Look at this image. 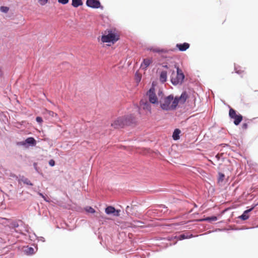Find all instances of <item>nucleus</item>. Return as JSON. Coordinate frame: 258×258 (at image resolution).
<instances>
[{
  "instance_id": "4468645a",
  "label": "nucleus",
  "mask_w": 258,
  "mask_h": 258,
  "mask_svg": "<svg viewBox=\"0 0 258 258\" xmlns=\"http://www.w3.org/2000/svg\"><path fill=\"white\" fill-rule=\"evenodd\" d=\"M20 223H21V225H22V227H20L21 229L22 230V235L27 236V234L25 233V232L27 233L29 232L30 228L29 227L28 225L24 223L21 220H20Z\"/></svg>"
},
{
  "instance_id": "f3484780",
  "label": "nucleus",
  "mask_w": 258,
  "mask_h": 258,
  "mask_svg": "<svg viewBox=\"0 0 258 258\" xmlns=\"http://www.w3.org/2000/svg\"><path fill=\"white\" fill-rule=\"evenodd\" d=\"M167 80V72L165 71H163L160 74V81L162 83H164Z\"/></svg>"
},
{
  "instance_id": "c9c22d12",
  "label": "nucleus",
  "mask_w": 258,
  "mask_h": 258,
  "mask_svg": "<svg viewBox=\"0 0 258 258\" xmlns=\"http://www.w3.org/2000/svg\"><path fill=\"white\" fill-rule=\"evenodd\" d=\"M36 239H37L39 241H41L42 242H44L45 241V238L43 237H42V236H40V237L37 236V238Z\"/></svg>"
},
{
  "instance_id": "72a5a7b5",
  "label": "nucleus",
  "mask_w": 258,
  "mask_h": 258,
  "mask_svg": "<svg viewBox=\"0 0 258 258\" xmlns=\"http://www.w3.org/2000/svg\"><path fill=\"white\" fill-rule=\"evenodd\" d=\"M49 164L50 166H53L55 165V161L53 159H51L49 161Z\"/></svg>"
},
{
  "instance_id": "2f4dec72",
  "label": "nucleus",
  "mask_w": 258,
  "mask_h": 258,
  "mask_svg": "<svg viewBox=\"0 0 258 258\" xmlns=\"http://www.w3.org/2000/svg\"><path fill=\"white\" fill-rule=\"evenodd\" d=\"M36 121L39 123H41L42 121H43V119L41 117H40V116H37L36 117Z\"/></svg>"
},
{
  "instance_id": "39448f33",
  "label": "nucleus",
  "mask_w": 258,
  "mask_h": 258,
  "mask_svg": "<svg viewBox=\"0 0 258 258\" xmlns=\"http://www.w3.org/2000/svg\"><path fill=\"white\" fill-rule=\"evenodd\" d=\"M147 95L149 97V100L150 103L158 105L159 101H158L157 96L155 92L154 87H151L147 93Z\"/></svg>"
},
{
  "instance_id": "6ab92c4d",
  "label": "nucleus",
  "mask_w": 258,
  "mask_h": 258,
  "mask_svg": "<svg viewBox=\"0 0 258 258\" xmlns=\"http://www.w3.org/2000/svg\"><path fill=\"white\" fill-rule=\"evenodd\" d=\"M83 4L82 0H72V5L74 8H78L79 6H82Z\"/></svg>"
},
{
  "instance_id": "5701e85b",
  "label": "nucleus",
  "mask_w": 258,
  "mask_h": 258,
  "mask_svg": "<svg viewBox=\"0 0 258 258\" xmlns=\"http://www.w3.org/2000/svg\"><path fill=\"white\" fill-rule=\"evenodd\" d=\"M28 234L29 239L31 241H34L37 239V236L35 234V233L32 232L29 230V232H27Z\"/></svg>"
},
{
  "instance_id": "9b49d317",
  "label": "nucleus",
  "mask_w": 258,
  "mask_h": 258,
  "mask_svg": "<svg viewBox=\"0 0 258 258\" xmlns=\"http://www.w3.org/2000/svg\"><path fill=\"white\" fill-rule=\"evenodd\" d=\"M188 96L186 92H183L180 96L174 97V100H177V106L179 103L183 104L187 99Z\"/></svg>"
},
{
  "instance_id": "ddd939ff",
  "label": "nucleus",
  "mask_w": 258,
  "mask_h": 258,
  "mask_svg": "<svg viewBox=\"0 0 258 258\" xmlns=\"http://www.w3.org/2000/svg\"><path fill=\"white\" fill-rule=\"evenodd\" d=\"M189 44L186 42L177 43L176 47L181 51H184L189 47Z\"/></svg>"
},
{
  "instance_id": "7c9ffc66",
  "label": "nucleus",
  "mask_w": 258,
  "mask_h": 258,
  "mask_svg": "<svg viewBox=\"0 0 258 258\" xmlns=\"http://www.w3.org/2000/svg\"><path fill=\"white\" fill-rule=\"evenodd\" d=\"M69 2V0H58V2L62 5H66L68 4Z\"/></svg>"
},
{
  "instance_id": "58836bf2",
  "label": "nucleus",
  "mask_w": 258,
  "mask_h": 258,
  "mask_svg": "<svg viewBox=\"0 0 258 258\" xmlns=\"http://www.w3.org/2000/svg\"><path fill=\"white\" fill-rule=\"evenodd\" d=\"M242 128L243 129H246L247 128V124L246 123H244L242 125Z\"/></svg>"
},
{
  "instance_id": "cd10ccee",
  "label": "nucleus",
  "mask_w": 258,
  "mask_h": 258,
  "mask_svg": "<svg viewBox=\"0 0 258 258\" xmlns=\"http://www.w3.org/2000/svg\"><path fill=\"white\" fill-rule=\"evenodd\" d=\"M85 210L88 213H95V210L91 207H87L85 208Z\"/></svg>"
},
{
  "instance_id": "dca6fc26",
  "label": "nucleus",
  "mask_w": 258,
  "mask_h": 258,
  "mask_svg": "<svg viewBox=\"0 0 258 258\" xmlns=\"http://www.w3.org/2000/svg\"><path fill=\"white\" fill-rule=\"evenodd\" d=\"M181 133V131L178 128H176L174 130L173 134H172V138L174 140H178L180 138L179 135Z\"/></svg>"
},
{
  "instance_id": "1a4fd4ad",
  "label": "nucleus",
  "mask_w": 258,
  "mask_h": 258,
  "mask_svg": "<svg viewBox=\"0 0 258 258\" xmlns=\"http://www.w3.org/2000/svg\"><path fill=\"white\" fill-rule=\"evenodd\" d=\"M105 213L107 215H112L114 216L117 217L119 216L120 210H116L112 206H108L105 208Z\"/></svg>"
},
{
  "instance_id": "20e7f679",
  "label": "nucleus",
  "mask_w": 258,
  "mask_h": 258,
  "mask_svg": "<svg viewBox=\"0 0 258 258\" xmlns=\"http://www.w3.org/2000/svg\"><path fill=\"white\" fill-rule=\"evenodd\" d=\"M118 39V35L111 31H108L107 35H103L101 37V40L103 42H112L114 43Z\"/></svg>"
},
{
  "instance_id": "7ed1b4c3",
  "label": "nucleus",
  "mask_w": 258,
  "mask_h": 258,
  "mask_svg": "<svg viewBox=\"0 0 258 258\" xmlns=\"http://www.w3.org/2000/svg\"><path fill=\"white\" fill-rule=\"evenodd\" d=\"M177 74L175 78L173 76L171 78V82L174 85L181 84L184 79L185 76L182 71L178 68L176 69Z\"/></svg>"
},
{
  "instance_id": "bb28decb",
  "label": "nucleus",
  "mask_w": 258,
  "mask_h": 258,
  "mask_svg": "<svg viewBox=\"0 0 258 258\" xmlns=\"http://www.w3.org/2000/svg\"><path fill=\"white\" fill-rule=\"evenodd\" d=\"M9 8L8 7L1 6L0 7V11L3 13H7L9 11Z\"/></svg>"
},
{
  "instance_id": "6e6552de",
  "label": "nucleus",
  "mask_w": 258,
  "mask_h": 258,
  "mask_svg": "<svg viewBox=\"0 0 258 258\" xmlns=\"http://www.w3.org/2000/svg\"><path fill=\"white\" fill-rule=\"evenodd\" d=\"M36 144V141L33 137H29L27 138L24 141L18 142L17 145L25 146L26 145H28L30 146H34Z\"/></svg>"
},
{
  "instance_id": "a19ab883",
  "label": "nucleus",
  "mask_w": 258,
  "mask_h": 258,
  "mask_svg": "<svg viewBox=\"0 0 258 258\" xmlns=\"http://www.w3.org/2000/svg\"><path fill=\"white\" fill-rule=\"evenodd\" d=\"M39 195H40L42 198H43L44 199H45V197L44 196V195H43L42 194H41V193H40V192H39Z\"/></svg>"
},
{
  "instance_id": "0eeeda50",
  "label": "nucleus",
  "mask_w": 258,
  "mask_h": 258,
  "mask_svg": "<svg viewBox=\"0 0 258 258\" xmlns=\"http://www.w3.org/2000/svg\"><path fill=\"white\" fill-rule=\"evenodd\" d=\"M86 5L88 7L92 9L100 8L101 10L103 9V7L101 6L99 0H86Z\"/></svg>"
},
{
  "instance_id": "f03ea898",
  "label": "nucleus",
  "mask_w": 258,
  "mask_h": 258,
  "mask_svg": "<svg viewBox=\"0 0 258 258\" xmlns=\"http://www.w3.org/2000/svg\"><path fill=\"white\" fill-rule=\"evenodd\" d=\"M135 122V116L133 114H130L118 117L111 123V126L115 128H122L125 125H130Z\"/></svg>"
},
{
  "instance_id": "f257e3e1",
  "label": "nucleus",
  "mask_w": 258,
  "mask_h": 258,
  "mask_svg": "<svg viewBox=\"0 0 258 258\" xmlns=\"http://www.w3.org/2000/svg\"><path fill=\"white\" fill-rule=\"evenodd\" d=\"M160 108L164 111L174 110L177 108V100H174L173 94L162 97L159 100Z\"/></svg>"
},
{
  "instance_id": "2eb2a0df",
  "label": "nucleus",
  "mask_w": 258,
  "mask_h": 258,
  "mask_svg": "<svg viewBox=\"0 0 258 258\" xmlns=\"http://www.w3.org/2000/svg\"><path fill=\"white\" fill-rule=\"evenodd\" d=\"M24 252L27 255H32L35 253V251L33 247L27 246L24 248Z\"/></svg>"
},
{
  "instance_id": "f8f14e48",
  "label": "nucleus",
  "mask_w": 258,
  "mask_h": 258,
  "mask_svg": "<svg viewBox=\"0 0 258 258\" xmlns=\"http://www.w3.org/2000/svg\"><path fill=\"white\" fill-rule=\"evenodd\" d=\"M256 204L252 206L251 208L244 211L243 214L239 217V218L242 220H246L248 219L249 216L248 214L252 211L254 208L256 206Z\"/></svg>"
},
{
  "instance_id": "37998d69",
  "label": "nucleus",
  "mask_w": 258,
  "mask_h": 258,
  "mask_svg": "<svg viewBox=\"0 0 258 258\" xmlns=\"http://www.w3.org/2000/svg\"><path fill=\"white\" fill-rule=\"evenodd\" d=\"M128 208H129V206H127L126 207V210H127Z\"/></svg>"
},
{
  "instance_id": "c756f323",
  "label": "nucleus",
  "mask_w": 258,
  "mask_h": 258,
  "mask_svg": "<svg viewBox=\"0 0 258 258\" xmlns=\"http://www.w3.org/2000/svg\"><path fill=\"white\" fill-rule=\"evenodd\" d=\"M225 177V175L222 173H219V177H218V181L222 182L223 181L224 178Z\"/></svg>"
},
{
  "instance_id": "412c9836",
  "label": "nucleus",
  "mask_w": 258,
  "mask_h": 258,
  "mask_svg": "<svg viewBox=\"0 0 258 258\" xmlns=\"http://www.w3.org/2000/svg\"><path fill=\"white\" fill-rule=\"evenodd\" d=\"M19 181H21L27 185H33V183L27 178L24 176H22L20 178Z\"/></svg>"
},
{
  "instance_id": "f704fd0d",
  "label": "nucleus",
  "mask_w": 258,
  "mask_h": 258,
  "mask_svg": "<svg viewBox=\"0 0 258 258\" xmlns=\"http://www.w3.org/2000/svg\"><path fill=\"white\" fill-rule=\"evenodd\" d=\"M15 233L22 234V230L21 229L20 227L17 228V229L15 231Z\"/></svg>"
},
{
  "instance_id": "393cba45",
  "label": "nucleus",
  "mask_w": 258,
  "mask_h": 258,
  "mask_svg": "<svg viewBox=\"0 0 258 258\" xmlns=\"http://www.w3.org/2000/svg\"><path fill=\"white\" fill-rule=\"evenodd\" d=\"M142 107L144 109L150 111L151 105L150 103L148 102H142Z\"/></svg>"
},
{
  "instance_id": "c85d7f7f",
  "label": "nucleus",
  "mask_w": 258,
  "mask_h": 258,
  "mask_svg": "<svg viewBox=\"0 0 258 258\" xmlns=\"http://www.w3.org/2000/svg\"><path fill=\"white\" fill-rule=\"evenodd\" d=\"M240 68V67H237L236 66H235V67H234V70L235 71V73L239 75H241L243 73L242 71L239 69V68Z\"/></svg>"
},
{
  "instance_id": "9d476101",
  "label": "nucleus",
  "mask_w": 258,
  "mask_h": 258,
  "mask_svg": "<svg viewBox=\"0 0 258 258\" xmlns=\"http://www.w3.org/2000/svg\"><path fill=\"white\" fill-rule=\"evenodd\" d=\"M9 227L11 229V232H12V234L15 236L14 234L15 231L18 227H22V225H21V223H20L19 221H12L11 223H10L9 225Z\"/></svg>"
},
{
  "instance_id": "79ce46f5",
  "label": "nucleus",
  "mask_w": 258,
  "mask_h": 258,
  "mask_svg": "<svg viewBox=\"0 0 258 258\" xmlns=\"http://www.w3.org/2000/svg\"><path fill=\"white\" fill-rule=\"evenodd\" d=\"M162 94V92L160 91L158 93V95H160V94Z\"/></svg>"
},
{
  "instance_id": "4c0bfd02",
  "label": "nucleus",
  "mask_w": 258,
  "mask_h": 258,
  "mask_svg": "<svg viewBox=\"0 0 258 258\" xmlns=\"http://www.w3.org/2000/svg\"><path fill=\"white\" fill-rule=\"evenodd\" d=\"M37 163H35H35H33V166H34V169H35V170H36L37 172H39V171H38V167H37Z\"/></svg>"
},
{
  "instance_id": "e433bc0d",
  "label": "nucleus",
  "mask_w": 258,
  "mask_h": 258,
  "mask_svg": "<svg viewBox=\"0 0 258 258\" xmlns=\"http://www.w3.org/2000/svg\"><path fill=\"white\" fill-rule=\"evenodd\" d=\"M39 2L40 3V4L43 5L47 3L48 0H39Z\"/></svg>"
},
{
  "instance_id": "473e14b6",
  "label": "nucleus",
  "mask_w": 258,
  "mask_h": 258,
  "mask_svg": "<svg viewBox=\"0 0 258 258\" xmlns=\"http://www.w3.org/2000/svg\"><path fill=\"white\" fill-rule=\"evenodd\" d=\"M150 50L151 51H152L153 52H161L162 51H161L158 48H150Z\"/></svg>"
},
{
  "instance_id": "423d86ee",
  "label": "nucleus",
  "mask_w": 258,
  "mask_h": 258,
  "mask_svg": "<svg viewBox=\"0 0 258 258\" xmlns=\"http://www.w3.org/2000/svg\"><path fill=\"white\" fill-rule=\"evenodd\" d=\"M229 115L231 118L234 119V123L236 125H239L243 119V116L240 114H237L236 111L232 108L229 109Z\"/></svg>"
},
{
  "instance_id": "b1692460",
  "label": "nucleus",
  "mask_w": 258,
  "mask_h": 258,
  "mask_svg": "<svg viewBox=\"0 0 258 258\" xmlns=\"http://www.w3.org/2000/svg\"><path fill=\"white\" fill-rule=\"evenodd\" d=\"M158 209L157 210L161 211L162 212L165 213L167 212L168 209L167 207H166L164 205H160L157 206Z\"/></svg>"
},
{
  "instance_id": "ea45409f",
  "label": "nucleus",
  "mask_w": 258,
  "mask_h": 258,
  "mask_svg": "<svg viewBox=\"0 0 258 258\" xmlns=\"http://www.w3.org/2000/svg\"><path fill=\"white\" fill-rule=\"evenodd\" d=\"M49 114L52 116H54V115H56V114L53 112V111H49Z\"/></svg>"
},
{
  "instance_id": "4be33fe9",
  "label": "nucleus",
  "mask_w": 258,
  "mask_h": 258,
  "mask_svg": "<svg viewBox=\"0 0 258 258\" xmlns=\"http://www.w3.org/2000/svg\"><path fill=\"white\" fill-rule=\"evenodd\" d=\"M192 236H193L192 234H182L178 236V239L181 240H183L185 239L191 238V237H192Z\"/></svg>"
},
{
  "instance_id": "a211bd4d",
  "label": "nucleus",
  "mask_w": 258,
  "mask_h": 258,
  "mask_svg": "<svg viewBox=\"0 0 258 258\" xmlns=\"http://www.w3.org/2000/svg\"><path fill=\"white\" fill-rule=\"evenodd\" d=\"M218 220V218L215 216H213L211 217H207L205 218L204 219H201L200 221H208L209 222H211L212 221H216Z\"/></svg>"
},
{
  "instance_id": "a878e982",
  "label": "nucleus",
  "mask_w": 258,
  "mask_h": 258,
  "mask_svg": "<svg viewBox=\"0 0 258 258\" xmlns=\"http://www.w3.org/2000/svg\"><path fill=\"white\" fill-rule=\"evenodd\" d=\"M144 222L141 221H134V226L138 227H142L144 226L143 225Z\"/></svg>"
},
{
  "instance_id": "aec40b11",
  "label": "nucleus",
  "mask_w": 258,
  "mask_h": 258,
  "mask_svg": "<svg viewBox=\"0 0 258 258\" xmlns=\"http://www.w3.org/2000/svg\"><path fill=\"white\" fill-rule=\"evenodd\" d=\"M152 62V60L151 59H144L143 63H142V67H144L145 69L148 68L150 64Z\"/></svg>"
}]
</instances>
